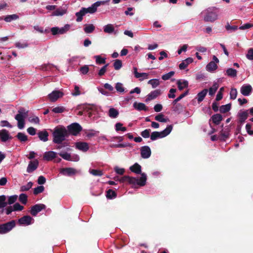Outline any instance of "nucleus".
Wrapping results in <instances>:
<instances>
[{
    "mask_svg": "<svg viewBox=\"0 0 253 253\" xmlns=\"http://www.w3.org/2000/svg\"><path fill=\"white\" fill-rule=\"evenodd\" d=\"M52 135L53 142L56 144H60L68 136V132L64 126H58L54 128Z\"/></svg>",
    "mask_w": 253,
    "mask_h": 253,
    "instance_id": "nucleus-1",
    "label": "nucleus"
},
{
    "mask_svg": "<svg viewBox=\"0 0 253 253\" xmlns=\"http://www.w3.org/2000/svg\"><path fill=\"white\" fill-rule=\"evenodd\" d=\"M200 16L205 22L213 23L218 18V12L215 7H209L203 10Z\"/></svg>",
    "mask_w": 253,
    "mask_h": 253,
    "instance_id": "nucleus-2",
    "label": "nucleus"
},
{
    "mask_svg": "<svg viewBox=\"0 0 253 253\" xmlns=\"http://www.w3.org/2000/svg\"><path fill=\"white\" fill-rule=\"evenodd\" d=\"M147 175L145 173H143L141 174V176L139 178L129 176H124L120 178L119 182L124 183L126 181H127L129 183L133 185H138L140 186H143L145 185Z\"/></svg>",
    "mask_w": 253,
    "mask_h": 253,
    "instance_id": "nucleus-3",
    "label": "nucleus"
},
{
    "mask_svg": "<svg viewBox=\"0 0 253 253\" xmlns=\"http://www.w3.org/2000/svg\"><path fill=\"white\" fill-rule=\"evenodd\" d=\"M173 126L172 125H169L163 131H154L150 135V138L152 141L155 140L158 138H164L168 135L171 131Z\"/></svg>",
    "mask_w": 253,
    "mask_h": 253,
    "instance_id": "nucleus-4",
    "label": "nucleus"
},
{
    "mask_svg": "<svg viewBox=\"0 0 253 253\" xmlns=\"http://www.w3.org/2000/svg\"><path fill=\"white\" fill-rule=\"evenodd\" d=\"M28 111H25L24 108H20L18 110V114L15 116V119L17 121L18 127L22 129L24 127V120L27 116Z\"/></svg>",
    "mask_w": 253,
    "mask_h": 253,
    "instance_id": "nucleus-5",
    "label": "nucleus"
},
{
    "mask_svg": "<svg viewBox=\"0 0 253 253\" xmlns=\"http://www.w3.org/2000/svg\"><path fill=\"white\" fill-rule=\"evenodd\" d=\"M15 226V222L12 220L0 225V234H4L10 231Z\"/></svg>",
    "mask_w": 253,
    "mask_h": 253,
    "instance_id": "nucleus-6",
    "label": "nucleus"
},
{
    "mask_svg": "<svg viewBox=\"0 0 253 253\" xmlns=\"http://www.w3.org/2000/svg\"><path fill=\"white\" fill-rule=\"evenodd\" d=\"M82 129V126L77 123H74L67 126L68 134L70 133L73 135H77Z\"/></svg>",
    "mask_w": 253,
    "mask_h": 253,
    "instance_id": "nucleus-7",
    "label": "nucleus"
},
{
    "mask_svg": "<svg viewBox=\"0 0 253 253\" xmlns=\"http://www.w3.org/2000/svg\"><path fill=\"white\" fill-rule=\"evenodd\" d=\"M64 95V93L59 90H54L48 95V98L51 102H55Z\"/></svg>",
    "mask_w": 253,
    "mask_h": 253,
    "instance_id": "nucleus-8",
    "label": "nucleus"
},
{
    "mask_svg": "<svg viewBox=\"0 0 253 253\" xmlns=\"http://www.w3.org/2000/svg\"><path fill=\"white\" fill-rule=\"evenodd\" d=\"M34 221V219L30 216L25 215L19 219L18 222L21 225L27 226L32 224Z\"/></svg>",
    "mask_w": 253,
    "mask_h": 253,
    "instance_id": "nucleus-9",
    "label": "nucleus"
},
{
    "mask_svg": "<svg viewBox=\"0 0 253 253\" xmlns=\"http://www.w3.org/2000/svg\"><path fill=\"white\" fill-rule=\"evenodd\" d=\"M45 208L46 206L43 204H36L32 207L31 213L33 216H36L39 212Z\"/></svg>",
    "mask_w": 253,
    "mask_h": 253,
    "instance_id": "nucleus-10",
    "label": "nucleus"
},
{
    "mask_svg": "<svg viewBox=\"0 0 253 253\" xmlns=\"http://www.w3.org/2000/svg\"><path fill=\"white\" fill-rule=\"evenodd\" d=\"M12 139L9 131L5 129L0 130V139L2 142H6L7 141Z\"/></svg>",
    "mask_w": 253,
    "mask_h": 253,
    "instance_id": "nucleus-11",
    "label": "nucleus"
},
{
    "mask_svg": "<svg viewBox=\"0 0 253 253\" xmlns=\"http://www.w3.org/2000/svg\"><path fill=\"white\" fill-rule=\"evenodd\" d=\"M75 146L76 149L85 152L89 149V146L87 143L85 142H77L75 143Z\"/></svg>",
    "mask_w": 253,
    "mask_h": 253,
    "instance_id": "nucleus-12",
    "label": "nucleus"
},
{
    "mask_svg": "<svg viewBox=\"0 0 253 253\" xmlns=\"http://www.w3.org/2000/svg\"><path fill=\"white\" fill-rule=\"evenodd\" d=\"M133 74L136 78L139 79L140 81H142L145 79H147L148 78V74L146 73H139L137 72V69L136 67H134L133 68Z\"/></svg>",
    "mask_w": 253,
    "mask_h": 253,
    "instance_id": "nucleus-13",
    "label": "nucleus"
},
{
    "mask_svg": "<svg viewBox=\"0 0 253 253\" xmlns=\"http://www.w3.org/2000/svg\"><path fill=\"white\" fill-rule=\"evenodd\" d=\"M240 91L243 95L249 96L252 91V87L250 84H244L241 86Z\"/></svg>",
    "mask_w": 253,
    "mask_h": 253,
    "instance_id": "nucleus-14",
    "label": "nucleus"
},
{
    "mask_svg": "<svg viewBox=\"0 0 253 253\" xmlns=\"http://www.w3.org/2000/svg\"><path fill=\"white\" fill-rule=\"evenodd\" d=\"M151 149L149 146H143L141 148V156L144 159H147L151 156Z\"/></svg>",
    "mask_w": 253,
    "mask_h": 253,
    "instance_id": "nucleus-15",
    "label": "nucleus"
},
{
    "mask_svg": "<svg viewBox=\"0 0 253 253\" xmlns=\"http://www.w3.org/2000/svg\"><path fill=\"white\" fill-rule=\"evenodd\" d=\"M39 165V162L37 160H35L33 161H30L29 163L27 168V171L28 173H31L36 170Z\"/></svg>",
    "mask_w": 253,
    "mask_h": 253,
    "instance_id": "nucleus-16",
    "label": "nucleus"
},
{
    "mask_svg": "<svg viewBox=\"0 0 253 253\" xmlns=\"http://www.w3.org/2000/svg\"><path fill=\"white\" fill-rule=\"evenodd\" d=\"M161 94V91L159 89H156L151 91L147 95L145 100L146 102H149L157 98Z\"/></svg>",
    "mask_w": 253,
    "mask_h": 253,
    "instance_id": "nucleus-17",
    "label": "nucleus"
},
{
    "mask_svg": "<svg viewBox=\"0 0 253 253\" xmlns=\"http://www.w3.org/2000/svg\"><path fill=\"white\" fill-rule=\"evenodd\" d=\"M107 115L111 119H116L119 115V111L117 109L110 107L108 111Z\"/></svg>",
    "mask_w": 253,
    "mask_h": 253,
    "instance_id": "nucleus-18",
    "label": "nucleus"
},
{
    "mask_svg": "<svg viewBox=\"0 0 253 253\" xmlns=\"http://www.w3.org/2000/svg\"><path fill=\"white\" fill-rule=\"evenodd\" d=\"M239 123L242 125L248 117V110H240L238 113Z\"/></svg>",
    "mask_w": 253,
    "mask_h": 253,
    "instance_id": "nucleus-19",
    "label": "nucleus"
},
{
    "mask_svg": "<svg viewBox=\"0 0 253 253\" xmlns=\"http://www.w3.org/2000/svg\"><path fill=\"white\" fill-rule=\"evenodd\" d=\"M133 107L134 108V109L138 111H147L148 110V107L145 105V104L143 103H138L137 102H135L133 104Z\"/></svg>",
    "mask_w": 253,
    "mask_h": 253,
    "instance_id": "nucleus-20",
    "label": "nucleus"
},
{
    "mask_svg": "<svg viewBox=\"0 0 253 253\" xmlns=\"http://www.w3.org/2000/svg\"><path fill=\"white\" fill-rule=\"evenodd\" d=\"M76 172V170L71 168H64L61 169L60 170V173L64 175L70 176L71 175L74 174Z\"/></svg>",
    "mask_w": 253,
    "mask_h": 253,
    "instance_id": "nucleus-21",
    "label": "nucleus"
},
{
    "mask_svg": "<svg viewBox=\"0 0 253 253\" xmlns=\"http://www.w3.org/2000/svg\"><path fill=\"white\" fill-rule=\"evenodd\" d=\"M38 135L41 141L46 142L48 140V133L46 130L39 131Z\"/></svg>",
    "mask_w": 253,
    "mask_h": 253,
    "instance_id": "nucleus-22",
    "label": "nucleus"
},
{
    "mask_svg": "<svg viewBox=\"0 0 253 253\" xmlns=\"http://www.w3.org/2000/svg\"><path fill=\"white\" fill-rule=\"evenodd\" d=\"M104 32L108 34H111L114 33L115 28L113 24H108L103 27Z\"/></svg>",
    "mask_w": 253,
    "mask_h": 253,
    "instance_id": "nucleus-23",
    "label": "nucleus"
},
{
    "mask_svg": "<svg viewBox=\"0 0 253 253\" xmlns=\"http://www.w3.org/2000/svg\"><path fill=\"white\" fill-rule=\"evenodd\" d=\"M56 152L54 151H48L44 153L43 159L46 161H51L56 157Z\"/></svg>",
    "mask_w": 253,
    "mask_h": 253,
    "instance_id": "nucleus-24",
    "label": "nucleus"
},
{
    "mask_svg": "<svg viewBox=\"0 0 253 253\" xmlns=\"http://www.w3.org/2000/svg\"><path fill=\"white\" fill-rule=\"evenodd\" d=\"M86 14V10H85L83 7L82 8L80 11L76 13V16H77L76 21L78 22L82 21L83 16Z\"/></svg>",
    "mask_w": 253,
    "mask_h": 253,
    "instance_id": "nucleus-25",
    "label": "nucleus"
},
{
    "mask_svg": "<svg viewBox=\"0 0 253 253\" xmlns=\"http://www.w3.org/2000/svg\"><path fill=\"white\" fill-rule=\"evenodd\" d=\"M67 13V9L59 7L56 9L51 14L52 16H62Z\"/></svg>",
    "mask_w": 253,
    "mask_h": 253,
    "instance_id": "nucleus-26",
    "label": "nucleus"
},
{
    "mask_svg": "<svg viewBox=\"0 0 253 253\" xmlns=\"http://www.w3.org/2000/svg\"><path fill=\"white\" fill-rule=\"evenodd\" d=\"M130 170L136 173V174H142L141 173V167L137 163H135L133 166L130 167Z\"/></svg>",
    "mask_w": 253,
    "mask_h": 253,
    "instance_id": "nucleus-27",
    "label": "nucleus"
},
{
    "mask_svg": "<svg viewBox=\"0 0 253 253\" xmlns=\"http://www.w3.org/2000/svg\"><path fill=\"white\" fill-rule=\"evenodd\" d=\"M218 87H219V84H218V83L214 82L213 83L212 86L209 88V95L213 96L216 92Z\"/></svg>",
    "mask_w": 253,
    "mask_h": 253,
    "instance_id": "nucleus-28",
    "label": "nucleus"
},
{
    "mask_svg": "<svg viewBox=\"0 0 253 253\" xmlns=\"http://www.w3.org/2000/svg\"><path fill=\"white\" fill-rule=\"evenodd\" d=\"M178 88L180 90L187 87L188 85V82L186 80H179L177 82Z\"/></svg>",
    "mask_w": 253,
    "mask_h": 253,
    "instance_id": "nucleus-29",
    "label": "nucleus"
},
{
    "mask_svg": "<svg viewBox=\"0 0 253 253\" xmlns=\"http://www.w3.org/2000/svg\"><path fill=\"white\" fill-rule=\"evenodd\" d=\"M217 68V65L214 61H211L206 66V70L209 72H213Z\"/></svg>",
    "mask_w": 253,
    "mask_h": 253,
    "instance_id": "nucleus-30",
    "label": "nucleus"
},
{
    "mask_svg": "<svg viewBox=\"0 0 253 253\" xmlns=\"http://www.w3.org/2000/svg\"><path fill=\"white\" fill-rule=\"evenodd\" d=\"M208 90L207 89H204L198 93L197 100L199 102H201L204 100L208 93Z\"/></svg>",
    "mask_w": 253,
    "mask_h": 253,
    "instance_id": "nucleus-31",
    "label": "nucleus"
},
{
    "mask_svg": "<svg viewBox=\"0 0 253 253\" xmlns=\"http://www.w3.org/2000/svg\"><path fill=\"white\" fill-rule=\"evenodd\" d=\"M115 129L117 132L119 131L125 132L126 131V127L123 126V124L121 123L118 122L115 125Z\"/></svg>",
    "mask_w": 253,
    "mask_h": 253,
    "instance_id": "nucleus-32",
    "label": "nucleus"
},
{
    "mask_svg": "<svg viewBox=\"0 0 253 253\" xmlns=\"http://www.w3.org/2000/svg\"><path fill=\"white\" fill-rule=\"evenodd\" d=\"M95 26L92 24H86L84 25V30L86 34H90L92 33L95 30Z\"/></svg>",
    "mask_w": 253,
    "mask_h": 253,
    "instance_id": "nucleus-33",
    "label": "nucleus"
},
{
    "mask_svg": "<svg viewBox=\"0 0 253 253\" xmlns=\"http://www.w3.org/2000/svg\"><path fill=\"white\" fill-rule=\"evenodd\" d=\"M237 71L233 68H228L226 70V74L230 77L232 78H235L237 76Z\"/></svg>",
    "mask_w": 253,
    "mask_h": 253,
    "instance_id": "nucleus-34",
    "label": "nucleus"
},
{
    "mask_svg": "<svg viewBox=\"0 0 253 253\" xmlns=\"http://www.w3.org/2000/svg\"><path fill=\"white\" fill-rule=\"evenodd\" d=\"M222 117L220 114H215L212 116L211 119L213 123L216 125L219 124L220 122L222 120Z\"/></svg>",
    "mask_w": 253,
    "mask_h": 253,
    "instance_id": "nucleus-35",
    "label": "nucleus"
},
{
    "mask_svg": "<svg viewBox=\"0 0 253 253\" xmlns=\"http://www.w3.org/2000/svg\"><path fill=\"white\" fill-rule=\"evenodd\" d=\"M94 58L95 59V62L97 64H103L106 62V58L102 57L100 55H95L94 56Z\"/></svg>",
    "mask_w": 253,
    "mask_h": 253,
    "instance_id": "nucleus-36",
    "label": "nucleus"
},
{
    "mask_svg": "<svg viewBox=\"0 0 253 253\" xmlns=\"http://www.w3.org/2000/svg\"><path fill=\"white\" fill-rule=\"evenodd\" d=\"M155 120L162 123H166L169 121V119L168 118H165L164 117V115L160 113L155 117Z\"/></svg>",
    "mask_w": 253,
    "mask_h": 253,
    "instance_id": "nucleus-37",
    "label": "nucleus"
},
{
    "mask_svg": "<svg viewBox=\"0 0 253 253\" xmlns=\"http://www.w3.org/2000/svg\"><path fill=\"white\" fill-rule=\"evenodd\" d=\"M18 18L19 16L17 14H14L6 16L4 18V20L6 22H10L12 20H15L18 19Z\"/></svg>",
    "mask_w": 253,
    "mask_h": 253,
    "instance_id": "nucleus-38",
    "label": "nucleus"
},
{
    "mask_svg": "<svg viewBox=\"0 0 253 253\" xmlns=\"http://www.w3.org/2000/svg\"><path fill=\"white\" fill-rule=\"evenodd\" d=\"M82 91L80 87L77 85L74 86V89L72 91L71 94L74 96H77L81 95Z\"/></svg>",
    "mask_w": 253,
    "mask_h": 253,
    "instance_id": "nucleus-39",
    "label": "nucleus"
},
{
    "mask_svg": "<svg viewBox=\"0 0 253 253\" xmlns=\"http://www.w3.org/2000/svg\"><path fill=\"white\" fill-rule=\"evenodd\" d=\"M148 84H151L152 88H155L160 84V81L158 79H151L148 81Z\"/></svg>",
    "mask_w": 253,
    "mask_h": 253,
    "instance_id": "nucleus-40",
    "label": "nucleus"
},
{
    "mask_svg": "<svg viewBox=\"0 0 253 253\" xmlns=\"http://www.w3.org/2000/svg\"><path fill=\"white\" fill-rule=\"evenodd\" d=\"M231 109V105L230 104L222 105L219 109V111L222 113H225L229 111Z\"/></svg>",
    "mask_w": 253,
    "mask_h": 253,
    "instance_id": "nucleus-41",
    "label": "nucleus"
},
{
    "mask_svg": "<svg viewBox=\"0 0 253 253\" xmlns=\"http://www.w3.org/2000/svg\"><path fill=\"white\" fill-rule=\"evenodd\" d=\"M89 172L94 176H102L103 175L102 171L99 169H89Z\"/></svg>",
    "mask_w": 253,
    "mask_h": 253,
    "instance_id": "nucleus-42",
    "label": "nucleus"
},
{
    "mask_svg": "<svg viewBox=\"0 0 253 253\" xmlns=\"http://www.w3.org/2000/svg\"><path fill=\"white\" fill-rule=\"evenodd\" d=\"M106 197L108 199H114L116 197V193L114 190L109 189L107 191Z\"/></svg>",
    "mask_w": 253,
    "mask_h": 253,
    "instance_id": "nucleus-43",
    "label": "nucleus"
},
{
    "mask_svg": "<svg viewBox=\"0 0 253 253\" xmlns=\"http://www.w3.org/2000/svg\"><path fill=\"white\" fill-rule=\"evenodd\" d=\"M16 136L21 142H25L27 140V136L24 133L19 132L17 133Z\"/></svg>",
    "mask_w": 253,
    "mask_h": 253,
    "instance_id": "nucleus-44",
    "label": "nucleus"
},
{
    "mask_svg": "<svg viewBox=\"0 0 253 253\" xmlns=\"http://www.w3.org/2000/svg\"><path fill=\"white\" fill-rule=\"evenodd\" d=\"M70 25L66 24L64 27L59 28V35H62L68 31L70 28Z\"/></svg>",
    "mask_w": 253,
    "mask_h": 253,
    "instance_id": "nucleus-45",
    "label": "nucleus"
},
{
    "mask_svg": "<svg viewBox=\"0 0 253 253\" xmlns=\"http://www.w3.org/2000/svg\"><path fill=\"white\" fill-rule=\"evenodd\" d=\"M7 204V203L6 202V196L4 195L0 196V209L6 207Z\"/></svg>",
    "mask_w": 253,
    "mask_h": 253,
    "instance_id": "nucleus-46",
    "label": "nucleus"
},
{
    "mask_svg": "<svg viewBox=\"0 0 253 253\" xmlns=\"http://www.w3.org/2000/svg\"><path fill=\"white\" fill-rule=\"evenodd\" d=\"M33 186L32 182H29L26 185H23L20 187V191L24 192L28 191Z\"/></svg>",
    "mask_w": 253,
    "mask_h": 253,
    "instance_id": "nucleus-47",
    "label": "nucleus"
},
{
    "mask_svg": "<svg viewBox=\"0 0 253 253\" xmlns=\"http://www.w3.org/2000/svg\"><path fill=\"white\" fill-rule=\"evenodd\" d=\"M115 88L118 92L123 93L125 91L123 84L121 83H117L115 85Z\"/></svg>",
    "mask_w": 253,
    "mask_h": 253,
    "instance_id": "nucleus-48",
    "label": "nucleus"
},
{
    "mask_svg": "<svg viewBox=\"0 0 253 253\" xmlns=\"http://www.w3.org/2000/svg\"><path fill=\"white\" fill-rule=\"evenodd\" d=\"M65 108L63 106H57L52 109V111L55 113H61L64 112Z\"/></svg>",
    "mask_w": 253,
    "mask_h": 253,
    "instance_id": "nucleus-49",
    "label": "nucleus"
},
{
    "mask_svg": "<svg viewBox=\"0 0 253 253\" xmlns=\"http://www.w3.org/2000/svg\"><path fill=\"white\" fill-rule=\"evenodd\" d=\"M246 57L250 60H253V48H250L248 50Z\"/></svg>",
    "mask_w": 253,
    "mask_h": 253,
    "instance_id": "nucleus-50",
    "label": "nucleus"
},
{
    "mask_svg": "<svg viewBox=\"0 0 253 253\" xmlns=\"http://www.w3.org/2000/svg\"><path fill=\"white\" fill-rule=\"evenodd\" d=\"M19 200L23 204L25 205L27 202V196L24 193H22L19 195Z\"/></svg>",
    "mask_w": 253,
    "mask_h": 253,
    "instance_id": "nucleus-51",
    "label": "nucleus"
},
{
    "mask_svg": "<svg viewBox=\"0 0 253 253\" xmlns=\"http://www.w3.org/2000/svg\"><path fill=\"white\" fill-rule=\"evenodd\" d=\"M174 74L173 71H170L167 74L163 75L162 77V79L163 80L166 81L169 79Z\"/></svg>",
    "mask_w": 253,
    "mask_h": 253,
    "instance_id": "nucleus-52",
    "label": "nucleus"
},
{
    "mask_svg": "<svg viewBox=\"0 0 253 253\" xmlns=\"http://www.w3.org/2000/svg\"><path fill=\"white\" fill-rule=\"evenodd\" d=\"M237 95V90L236 88H231L230 92V97L231 99H235Z\"/></svg>",
    "mask_w": 253,
    "mask_h": 253,
    "instance_id": "nucleus-53",
    "label": "nucleus"
},
{
    "mask_svg": "<svg viewBox=\"0 0 253 253\" xmlns=\"http://www.w3.org/2000/svg\"><path fill=\"white\" fill-rule=\"evenodd\" d=\"M15 45L18 48H24L28 46L27 42H17L15 43Z\"/></svg>",
    "mask_w": 253,
    "mask_h": 253,
    "instance_id": "nucleus-54",
    "label": "nucleus"
},
{
    "mask_svg": "<svg viewBox=\"0 0 253 253\" xmlns=\"http://www.w3.org/2000/svg\"><path fill=\"white\" fill-rule=\"evenodd\" d=\"M108 66V64L105 65L103 66L99 71L98 75L99 76L101 77L103 76L107 71V68Z\"/></svg>",
    "mask_w": 253,
    "mask_h": 253,
    "instance_id": "nucleus-55",
    "label": "nucleus"
},
{
    "mask_svg": "<svg viewBox=\"0 0 253 253\" xmlns=\"http://www.w3.org/2000/svg\"><path fill=\"white\" fill-rule=\"evenodd\" d=\"M0 126L2 127H7L8 128H12V126L6 120H2L0 122Z\"/></svg>",
    "mask_w": 253,
    "mask_h": 253,
    "instance_id": "nucleus-56",
    "label": "nucleus"
},
{
    "mask_svg": "<svg viewBox=\"0 0 253 253\" xmlns=\"http://www.w3.org/2000/svg\"><path fill=\"white\" fill-rule=\"evenodd\" d=\"M85 10H86V14L88 13H94L97 10V9L95 8L93 4H92L91 6L88 7V8H84L83 7Z\"/></svg>",
    "mask_w": 253,
    "mask_h": 253,
    "instance_id": "nucleus-57",
    "label": "nucleus"
},
{
    "mask_svg": "<svg viewBox=\"0 0 253 253\" xmlns=\"http://www.w3.org/2000/svg\"><path fill=\"white\" fill-rule=\"evenodd\" d=\"M28 120L30 122L35 124H39L40 123V119L39 117L37 116L31 117H29Z\"/></svg>",
    "mask_w": 253,
    "mask_h": 253,
    "instance_id": "nucleus-58",
    "label": "nucleus"
},
{
    "mask_svg": "<svg viewBox=\"0 0 253 253\" xmlns=\"http://www.w3.org/2000/svg\"><path fill=\"white\" fill-rule=\"evenodd\" d=\"M59 155L64 160L69 161L70 159L71 154L67 152H60Z\"/></svg>",
    "mask_w": 253,
    "mask_h": 253,
    "instance_id": "nucleus-59",
    "label": "nucleus"
},
{
    "mask_svg": "<svg viewBox=\"0 0 253 253\" xmlns=\"http://www.w3.org/2000/svg\"><path fill=\"white\" fill-rule=\"evenodd\" d=\"M44 187L43 186H39L37 187L34 188V194L35 195H38L39 193L42 192L44 190Z\"/></svg>",
    "mask_w": 253,
    "mask_h": 253,
    "instance_id": "nucleus-60",
    "label": "nucleus"
},
{
    "mask_svg": "<svg viewBox=\"0 0 253 253\" xmlns=\"http://www.w3.org/2000/svg\"><path fill=\"white\" fill-rule=\"evenodd\" d=\"M188 91H185V92L181 94L179 97L176 98L174 100H173L172 104L173 105H175L177 102L180 101L182 98L185 97L188 94Z\"/></svg>",
    "mask_w": 253,
    "mask_h": 253,
    "instance_id": "nucleus-61",
    "label": "nucleus"
},
{
    "mask_svg": "<svg viewBox=\"0 0 253 253\" xmlns=\"http://www.w3.org/2000/svg\"><path fill=\"white\" fill-rule=\"evenodd\" d=\"M122 66V61L120 60H116L114 63V67L116 70H119Z\"/></svg>",
    "mask_w": 253,
    "mask_h": 253,
    "instance_id": "nucleus-62",
    "label": "nucleus"
},
{
    "mask_svg": "<svg viewBox=\"0 0 253 253\" xmlns=\"http://www.w3.org/2000/svg\"><path fill=\"white\" fill-rule=\"evenodd\" d=\"M13 210L14 211H22L24 207L22 206H21L19 203H15L13 206Z\"/></svg>",
    "mask_w": 253,
    "mask_h": 253,
    "instance_id": "nucleus-63",
    "label": "nucleus"
},
{
    "mask_svg": "<svg viewBox=\"0 0 253 253\" xmlns=\"http://www.w3.org/2000/svg\"><path fill=\"white\" fill-rule=\"evenodd\" d=\"M150 129H146L141 132V135L144 138H148L150 137Z\"/></svg>",
    "mask_w": 253,
    "mask_h": 253,
    "instance_id": "nucleus-64",
    "label": "nucleus"
}]
</instances>
